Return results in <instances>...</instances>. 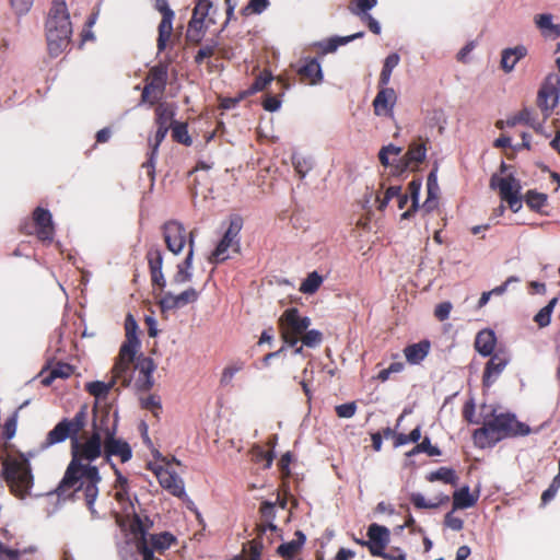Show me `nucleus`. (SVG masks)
I'll list each match as a JSON object with an SVG mask.
<instances>
[{
	"label": "nucleus",
	"instance_id": "nucleus-1",
	"mask_svg": "<svg viewBox=\"0 0 560 560\" xmlns=\"http://www.w3.org/2000/svg\"><path fill=\"white\" fill-rule=\"evenodd\" d=\"M88 416V406H81L72 419L63 418L47 433L40 447L45 450L70 439L72 458L56 493L63 497L71 490L75 492L82 490L86 505L93 512L102 478L98 468L90 463L102 455L104 440L98 433H91L85 440L79 438L80 432L86 425Z\"/></svg>",
	"mask_w": 560,
	"mask_h": 560
},
{
	"label": "nucleus",
	"instance_id": "nucleus-2",
	"mask_svg": "<svg viewBox=\"0 0 560 560\" xmlns=\"http://www.w3.org/2000/svg\"><path fill=\"white\" fill-rule=\"evenodd\" d=\"M481 418L482 427L472 433L474 443L479 448L492 447L504 439L525 436L532 432L528 424L518 421L511 412L497 413L495 409H491L489 413L482 411Z\"/></svg>",
	"mask_w": 560,
	"mask_h": 560
},
{
	"label": "nucleus",
	"instance_id": "nucleus-3",
	"mask_svg": "<svg viewBox=\"0 0 560 560\" xmlns=\"http://www.w3.org/2000/svg\"><path fill=\"white\" fill-rule=\"evenodd\" d=\"M45 31L48 52L51 57H58L69 46L72 35V24L66 0H52Z\"/></svg>",
	"mask_w": 560,
	"mask_h": 560
},
{
	"label": "nucleus",
	"instance_id": "nucleus-4",
	"mask_svg": "<svg viewBox=\"0 0 560 560\" xmlns=\"http://www.w3.org/2000/svg\"><path fill=\"white\" fill-rule=\"evenodd\" d=\"M2 472L10 492L15 498L24 500L31 495L34 475L27 458L22 455L7 456L2 462Z\"/></svg>",
	"mask_w": 560,
	"mask_h": 560
},
{
	"label": "nucleus",
	"instance_id": "nucleus-5",
	"mask_svg": "<svg viewBox=\"0 0 560 560\" xmlns=\"http://www.w3.org/2000/svg\"><path fill=\"white\" fill-rule=\"evenodd\" d=\"M278 324L284 343L295 347L300 342V337L308 329L311 319L302 316L296 307H290L282 313Z\"/></svg>",
	"mask_w": 560,
	"mask_h": 560
},
{
	"label": "nucleus",
	"instance_id": "nucleus-6",
	"mask_svg": "<svg viewBox=\"0 0 560 560\" xmlns=\"http://www.w3.org/2000/svg\"><path fill=\"white\" fill-rule=\"evenodd\" d=\"M168 79V66L164 62H159L153 66L145 79L144 88L141 93V103L154 106L162 100L165 93Z\"/></svg>",
	"mask_w": 560,
	"mask_h": 560
},
{
	"label": "nucleus",
	"instance_id": "nucleus-7",
	"mask_svg": "<svg viewBox=\"0 0 560 560\" xmlns=\"http://www.w3.org/2000/svg\"><path fill=\"white\" fill-rule=\"evenodd\" d=\"M243 226V220L240 217H233L230 219L229 226L223 234V237L217 245L215 249L212 252L209 257V262L211 264H220L229 258L226 254L229 249H232L235 253L240 252V232Z\"/></svg>",
	"mask_w": 560,
	"mask_h": 560
},
{
	"label": "nucleus",
	"instance_id": "nucleus-8",
	"mask_svg": "<svg viewBox=\"0 0 560 560\" xmlns=\"http://www.w3.org/2000/svg\"><path fill=\"white\" fill-rule=\"evenodd\" d=\"M559 90V75L556 73L549 74L546 78L544 84L541 85L537 96V105L542 113L544 120H546L550 116L552 109L558 104Z\"/></svg>",
	"mask_w": 560,
	"mask_h": 560
},
{
	"label": "nucleus",
	"instance_id": "nucleus-9",
	"mask_svg": "<svg viewBox=\"0 0 560 560\" xmlns=\"http://www.w3.org/2000/svg\"><path fill=\"white\" fill-rule=\"evenodd\" d=\"M490 186L492 188L498 187L500 197L502 200L506 201L509 207L514 211H518L521 208V183L514 176L509 175L506 177L499 178L497 175H493L490 179Z\"/></svg>",
	"mask_w": 560,
	"mask_h": 560
},
{
	"label": "nucleus",
	"instance_id": "nucleus-10",
	"mask_svg": "<svg viewBox=\"0 0 560 560\" xmlns=\"http://www.w3.org/2000/svg\"><path fill=\"white\" fill-rule=\"evenodd\" d=\"M148 469L155 475L160 486L172 495L177 498L186 495L184 481L175 471L156 463H149Z\"/></svg>",
	"mask_w": 560,
	"mask_h": 560
},
{
	"label": "nucleus",
	"instance_id": "nucleus-11",
	"mask_svg": "<svg viewBox=\"0 0 560 560\" xmlns=\"http://www.w3.org/2000/svg\"><path fill=\"white\" fill-rule=\"evenodd\" d=\"M162 235L166 248L175 255L183 250L187 237L189 238V233L187 234L185 226L176 220H170L163 224Z\"/></svg>",
	"mask_w": 560,
	"mask_h": 560
},
{
	"label": "nucleus",
	"instance_id": "nucleus-12",
	"mask_svg": "<svg viewBox=\"0 0 560 560\" xmlns=\"http://www.w3.org/2000/svg\"><path fill=\"white\" fill-rule=\"evenodd\" d=\"M154 8L162 14L159 24V36L156 40L158 51L162 52L166 49L167 43L173 34L174 11L170 8L167 0H155Z\"/></svg>",
	"mask_w": 560,
	"mask_h": 560
},
{
	"label": "nucleus",
	"instance_id": "nucleus-13",
	"mask_svg": "<svg viewBox=\"0 0 560 560\" xmlns=\"http://www.w3.org/2000/svg\"><path fill=\"white\" fill-rule=\"evenodd\" d=\"M138 349L129 348V353L122 352V346L119 349L118 357L116 358L115 364L112 369V378L116 382H120L124 387L129 386L132 378V372L135 369V358Z\"/></svg>",
	"mask_w": 560,
	"mask_h": 560
},
{
	"label": "nucleus",
	"instance_id": "nucleus-14",
	"mask_svg": "<svg viewBox=\"0 0 560 560\" xmlns=\"http://www.w3.org/2000/svg\"><path fill=\"white\" fill-rule=\"evenodd\" d=\"M368 539L363 542V547H366L371 556L378 557L383 555V551L388 547L390 541L389 529L377 523H372L368 527L366 532Z\"/></svg>",
	"mask_w": 560,
	"mask_h": 560
},
{
	"label": "nucleus",
	"instance_id": "nucleus-15",
	"mask_svg": "<svg viewBox=\"0 0 560 560\" xmlns=\"http://www.w3.org/2000/svg\"><path fill=\"white\" fill-rule=\"evenodd\" d=\"M200 292L195 288H188L182 293L175 295L171 291H162V296L159 301V306L162 313L180 308L187 304L198 301Z\"/></svg>",
	"mask_w": 560,
	"mask_h": 560
},
{
	"label": "nucleus",
	"instance_id": "nucleus-16",
	"mask_svg": "<svg viewBox=\"0 0 560 560\" xmlns=\"http://www.w3.org/2000/svg\"><path fill=\"white\" fill-rule=\"evenodd\" d=\"M116 434L113 429L110 431L107 430L106 439L104 440V457L109 464L112 456L119 457L121 463H126L132 457V451L128 442L117 439Z\"/></svg>",
	"mask_w": 560,
	"mask_h": 560
},
{
	"label": "nucleus",
	"instance_id": "nucleus-17",
	"mask_svg": "<svg viewBox=\"0 0 560 560\" xmlns=\"http://www.w3.org/2000/svg\"><path fill=\"white\" fill-rule=\"evenodd\" d=\"M398 96L393 88L384 85L378 88L377 94L373 100V110L376 116H385L394 118V107L397 103Z\"/></svg>",
	"mask_w": 560,
	"mask_h": 560
},
{
	"label": "nucleus",
	"instance_id": "nucleus-18",
	"mask_svg": "<svg viewBox=\"0 0 560 560\" xmlns=\"http://www.w3.org/2000/svg\"><path fill=\"white\" fill-rule=\"evenodd\" d=\"M32 219L37 238L42 242H51L55 235V226L49 210L37 207L33 211Z\"/></svg>",
	"mask_w": 560,
	"mask_h": 560
},
{
	"label": "nucleus",
	"instance_id": "nucleus-19",
	"mask_svg": "<svg viewBox=\"0 0 560 560\" xmlns=\"http://www.w3.org/2000/svg\"><path fill=\"white\" fill-rule=\"evenodd\" d=\"M135 369L139 371V376L136 380L135 386L138 392H149L153 385V372L156 369V365L152 358L150 357H139L135 364Z\"/></svg>",
	"mask_w": 560,
	"mask_h": 560
},
{
	"label": "nucleus",
	"instance_id": "nucleus-20",
	"mask_svg": "<svg viewBox=\"0 0 560 560\" xmlns=\"http://www.w3.org/2000/svg\"><path fill=\"white\" fill-rule=\"evenodd\" d=\"M147 259L151 276V281L154 287H159L163 291L166 287V280L164 278L163 267V254L160 248L152 247L147 253Z\"/></svg>",
	"mask_w": 560,
	"mask_h": 560
},
{
	"label": "nucleus",
	"instance_id": "nucleus-21",
	"mask_svg": "<svg viewBox=\"0 0 560 560\" xmlns=\"http://www.w3.org/2000/svg\"><path fill=\"white\" fill-rule=\"evenodd\" d=\"M195 252V231L189 232L188 253L185 259L177 265L176 273L173 277L172 282L175 284H184L191 281L192 273V259Z\"/></svg>",
	"mask_w": 560,
	"mask_h": 560
},
{
	"label": "nucleus",
	"instance_id": "nucleus-22",
	"mask_svg": "<svg viewBox=\"0 0 560 560\" xmlns=\"http://www.w3.org/2000/svg\"><path fill=\"white\" fill-rule=\"evenodd\" d=\"M167 132L168 130L164 127H158L154 136L152 138H149L148 140V144L151 151L149 153L148 160L142 164V168L147 171V175L151 182H154L155 177V159L158 155L159 147L165 139Z\"/></svg>",
	"mask_w": 560,
	"mask_h": 560
},
{
	"label": "nucleus",
	"instance_id": "nucleus-23",
	"mask_svg": "<svg viewBox=\"0 0 560 560\" xmlns=\"http://www.w3.org/2000/svg\"><path fill=\"white\" fill-rule=\"evenodd\" d=\"M509 363V358L504 353H493L490 360L486 363L482 384L486 387H490L495 378L502 373Z\"/></svg>",
	"mask_w": 560,
	"mask_h": 560
},
{
	"label": "nucleus",
	"instance_id": "nucleus-24",
	"mask_svg": "<svg viewBox=\"0 0 560 560\" xmlns=\"http://www.w3.org/2000/svg\"><path fill=\"white\" fill-rule=\"evenodd\" d=\"M215 23V16H209L208 21L191 18L186 32V40L192 45L200 44L205 37L206 31L210 27V25Z\"/></svg>",
	"mask_w": 560,
	"mask_h": 560
},
{
	"label": "nucleus",
	"instance_id": "nucleus-25",
	"mask_svg": "<svg viewBox=\"0 0 560 560\" xmlns=\"http://www.w3.org/2000/svg\"><path fill=\"white\" fill-rule=\"evenodd\" d=\"M176 106L173 103L158 102L154 108V124L156 127L170 130L174 122Z\"/></svg>",
	"mask_w": 560,
	"mask_h": 560
},
{
	"label": "nucleus",
	"instance_id": "nucleus-26",
	"mask_svg": "<svg viewBox=\"0 0 560 560\" xmlns=\"http://www.w3.org/2000/svg\"><path fill=\"white\" fill-rule=\"evenodd\" d=\"M262 522L257 525L256 529H265L270 536H279V528L272 523L276 518V504L264 501L259 508Z\"/></svg>",
	"mask_w": 560,
	"mask_h": 560
},
{
	"label": "nucleus",
	"instance_id": "nucleus-27",
	"mask_svg": "<svg viewBox=\"0 0 560 560\" xmlns=\"http://www.w3.org/2000/svg\"><path fill=\"white\" fill-rule=\"evenodd\" d=\"M296 72L301 82L307 84H317L323 79L322 67L316 58L308 59Z\"/></svg>",
	"mask_w": 560,
	"mask_h": 560
},
{
	"label": "nucleus",
	"instance_id": "nucleus-28",
	"mask_svg": "<svg viewBox=\"0 0 560 560\" xmlns=\"http://www.w3.org/2000/svg\"><path fill=\"white\" fill-rule=\"evenodd\" d=\"M427 141L419 138L412 141L404 156L406 167H416L422 163L427 154Z\"/></svg>",
	"mask_w": 560,
	"mask_h": 560
},
{
	"label": "nucleus",
	"instance_id": "nucleus-29",
	"mask_svg": "<svg viewBox=\"0 0 560 560\" xmlns=\"http://www.w3.org/2000/svg\"><path fill=\"white\" fill-rule=\"evenodd\" d=\"M527 55V49L523 45L513 48H505L501 54V68L505 72H511L516 63Z\"/></svg>",
	"mask_w": 560,
	"mask_h": 560
},
{
	"label": "nucleus",
	"instance_id": "nucleus-30",
	"mask_svg": "<svg viewBox=\"0 0 560 560\" xmlns=\"http://www.w3.org/2000/svg\"><path fill=\"white\" fill-rule=\"evenodd\" d=\"M114 430L117 433V417L114 420L110 419L109 411H103L100 416L95 415L92 424V433H98L102 440L106 439L107 430Z\"/></svg>",
	"mask_w": 560,
	"mask_h": 560
},
{
	"label": "nucleus",
	"instance_id": "nucleus-31",
	"mask_svg": "<svg viewBox=\"0 0 560 560\" xmlns=\"http://www.w3.org/2000/svg\"><path fill=\"white\" fill-rule=\"evenodd\" d=\"M495 341L494 332L490 329H483L476 336L475 348L481 355L489 357L494 350Z\"/></svg>",
	"mask_w": 560,
	"mask_h": 560
},
{
	"label": "nucleus",
	"instance_id": "nucleus-32",
	"mask_svg": "<svg viewBox=\"0 0 560 560\" xmlns=\"http://www.w3.org/2000/svg\"><path fill=\"white\" fill-rule=\"evenodd\" d=\"M479 499V492L471 494L469 487L464 486L453 493V510H465L474 506Z\"/></svg>",
	"mask_w": 560,
	"mask_h": 560
},
{
	"label": "nucleus",
	"instance_id": "nucleus-33",
	"mask_svg": "<svg viewBox=\"0 0 560 560\" xmlns=\"http://www.w3.org/2000/svg\"><path fill=\"white\" fill-rule=\"evenodd\" d=\"M265 529H256V537L249 541V555L248 560H260L262 549L265 545H271L272 538L275 536H270V534L265 533Z\"/></svg>",
	"mask_w": 560,
	"mask_h": 560
},
{
	"label": "nucleus",
	"instance_id": "nucleus-34",
	"mask_svg": "<svg viewBox=\"0 0 560 560\" xmlns=\"http://www.w3.org/2000/svg\"><path fill=\"white\" fill-rule=\"evenodd\" d=\"M138 324L135 317L131 314H128L125 319V331H126V340L121 345L122 352L129 353V348L138 349L140 346V341L137 337Z\"/></svg>",
	"mask_w": 560,
	"mask_h": 560
},
{
	"label": "nucleus",
	"instance_id": "nucleus-35",
	"mask_svg": "<svg viewBox=\"0 0 560 560\" xmlns=\"http://www.w3.org/2000/svg\"><path fill=\"white\" fill-rule=\"evenodd\" d=\"M430 342L422 340L418 343L407 346L404 350L407 361L411 364H419L429 353Z\"/></svg>",
	"mask_w": 560,
	"mask_h": 560
},
{
	"label": "nucleus",
	"instance_id": "nucleus-36",
	"mask_svg": "<svg viewBox=\"0 0 560 560\" xmlns=\"http://www.w3.org/2000/svg\"><path fill=\"white\" fill-rule=\"evenodd\" d=\"M363 35H364L363 32H359V33H355V34H352L349 36H343V37L335 36V37H330L326 40L318 43L317 46L320 49V52L323 55H326V54L336 51L337 48L341 45H346V44L352 42L353 39L363 37Z\"/></svg>",
	"mask_w": 560,
	"mask_h": 560
},
{
	"label": "nucleus",
	"instance_id": "nucleus-37",
	"mask_svg": "<svg viewBox=\"0 0 560 560\" xmlns=\"http://www.w3.org/2000/svg\"><path fill=\"white\" fill-rule=\"evenodd\" d=\"M295 539L291 541L283 542L277 548V553L287 559L291 560L302 548L305 542V536L302 532L298 530L295 533Z\"/></svg>",
	"mask_w": 560,
	"mask_h": 560
},
{
	"label": "nucleus",
	"instance_id": "nucleus-38",
	"mask_svg": "<svg viewBox=\"0 0 560 560\" xmlns=\"http://www.w3.org/2000/svg\"><path fill=\"white\" fill-rule=\"evenodd\" d=\"M422 186L420 178H413L407 187L409 199L411 200L410 208L401 214V220L410 219L419 208V195Z\"/></svg>",
	"mask_w": 560,
	"mask_h": 560
},
{
	"label": "nucleus",
	"instance_id": "nucleus-39",
	"mask_svg": "<svg viewBox=\"0 0 560 560\" xmlns=\"http://www.w3.org/2000/svg\"><path fill=\"white\" fill-rule=\"evenodd\" d=\"M177 541L176 537L170 532H163L160 534H154L150 536L149 545L158 552L163 553L165 550L170 549L171 546L175 545Z\"/></svg>",
	"mask_w": 560,
	"mask_h": 560
},
{
	"label": "nucleus",
	"instance_id": "nucleus-40",
	"mask_svg": "<svg viewBox=\"0 0 560 560\" xmlns=\"http://www.w3.org/2000/svg\"><path fill=\"white\" fill-rule=\"evenodd\" d=\"M399 61H400V57L396 52H393L385 58L384 65H383V68H382L381 74H380V79H378V88H384V85H388V83L390 81L392 72H393L394 68H396L398 66Z\"/></svg>",
	"mask_w": 560,
	"mask_h": 560
},
{
	"label": "nucleus",
	"instance_id": "nucleus-41",
	"mask_svg": "<svg viewBox=\"0 0 560 560\" xmlns=\"http://www.w3.org/2000/svg\"><path fill=\"white\" fill-rule=\"evenodd\" d=\"M429 481H443L444 483H450L455 486L457 483L458 477L454 469L448 467H440L435 471L430 472L427 476Z\"/></svg>",
	"mask_w": 560,
	"mask_h": 560
},
{
	"label": "nucleus",
	"instance_id": "nucleus-42",
	"mask_svg": "<svg viewBox=\"0 0 560 560\" xmlns=\"http://www.w3.org/2000/svg\"><path fill=\"white\" fill-rule=\"evenodd\" d=\"M116 383L117 382L113 378L108 383L95 381V382L88 383L85 388L90 395L100 399V398H105Z\"/></svg>",
	"mask_w": 560,
	"mask_h": 560
},
{
	"label": "nucleus",
	"instance_id": "nucleus-43",
	"mask_svg": "<svg viewBox=\"0 0 560 560\" xmlns=\"http://www.w3.org/2000/svg\"><path fill=\"white\" fill-rule=\"evenodd\" d=\"M172 138L175 142L184 145H191L192 139L188 133V125L186 122L176 121L172 126Z\"/></svg>",
	"mask_w": 560,
	"mask_h": 560
},
{
	"label": "nucleus",
	"instance_id": "nucleus-44",
	"mask_svg": "<svg viewBox=\"0 0 560 560\" xmlns=\"http://www.w3.org/2000/svg\"><path fill=\"white\" fill-rule=\"evenodd\" d=\"M323 283V277L317 272L313 271L307 275L304 281L300 285V291L304 294H314L317 292Z\"/></svg>",
	"mask_w": 560,
	"mask_h": 560
},
{
	"label": "nucleus",
	"instance_id": "nucleus-45",
	"mask_svg": "<svg viewBox=\"0 0 560 560\" xmlns=\"http://www.w3.org/2000/svg\"><path fill=\"white\" fill-rule=\"evenodd\" d=\"M558 303V298H553L549 301V303L544 306L534 317V322L540 327H547L551 322V314L555 310V306Z\"/></svg>",
	"mask_w": 560,
	"mask_h": 560
},
{
	"label": "nucleus",
	"instance_id": "nucleus-46",
	"mask_svg": "<svg viewBox=\"0 0 560 560\" xmlns=\"http://www.w3.org/2000/svg\"><path fill=\"white\" fill-rule=\"evenodd\" d=\"M217 9L210 0H197L191 18L208 21L209 16H214Z\"/></svg>",
	"mask_w": 560,
	"mask_h": 560
},
{
	"label": "nucleus",
	"instance_id": "nucleus-47",
	"mask_svg": "<svg viewBox=\"0 0 560 560\" xmlns=\"http://www.w3.org/2000/svg\"><path fill=\"white\" fill-rule=\"evenodd\" d=\"M140 406L142 409L152 412V415L159 419L160 412L162 411L161 398L156 394H151L147 397L140 398Z\"/></svg>",
	"mask_w": 560,
	"mask_h": 560
},
{
	"label": "nucleus",
	"instance_id": "nucleus-48",
	"mask_svg": "<svg viewBox=\"0 0 560 560\" xmlns=\"http://www.w3.org/2000/svg\"><path fill=\"white\" fill-rule=\"evenodd\" d=\"M525 202L532 210L540 211L547 205V195L530 189L525 195Z\"/></svg>",
	"mask_w": 560,
	"mask_h": 560
},
{
	"label": "nucleus",
	"instance_id": "nucleus-49",
	"mask_svg": "<svg viewBox=\"0 0 560 560\" xmlns=\"http://www.w3.org/2000/svg\"><path fill=\"white\" fill-rule=\"evenodd\" d=\"M72 372H73V369H72L71 365H69V364H58L56 368H54L50 371V374L42 381V383L45 386H49L55 378H57V377H61V378L69 377L72 374Z\"/></svg>",
	"mask_w": 560,
	"mask_h": 560
},
{
	"label": "nucleus",
	"instance_id": "nucleus-50",
	"mask_svg": "<svg viewBox=\"0 0 560 560\" xmlns=\"http://www.w3.org/2000/svg\"><path fill=\"white\" fill-rule=\"evenodd\" d=\"M269 0H249L248 3L242 8L241 14L243 16L260 14L269 7Z\"/></svg>",
	"mask_w": 560,
	"mask_h": 560
},
{
	"label": "nucleus",
	"instance_id": "nucleus-51",
	"mask_svg": "<svg viewBox=\"0 0 560 560\" xmlns=\"http://www.w3.org/2000/svg\"><path fill=\"white\" fill-rule=\"evenodd\" d=\"M377 4V0H352L349 10L355 15H364Z\"/></svg>",
	"mask_w": 560,
	"mask_h": 560
},
{
	"label": "nucleus",
	"instance_id": "nucleus-52",
	"mask_svg": "<svg viewBox=\"0 0 560 560\" xmlns=\"http://www.w3.org/2000/svg\"><path fill=\"white\" fill-rule=\"evenodd\" d=\"M25 405H27V401H25L23 405H21L18 410L14 411V413L12 416H10L5 422H4V425H3V438L5 440H11L14 435H15V432H16V427H18V412L20 409H22Z\"/></svg>",
	"mask_w": 560,
	"mask_h": 560
},
{
	"label": "nucleus",
	"instance_id": "nucleus-53",
	"mask_svg": "<svg viewBox=\"0 0 560 560\" xmlns=\"http://www.w3.org/2000/svg\"><path fill=\"white\" fill-rule=\"evenodd\" d=\"M518 119H521L522 124L528 125L536 132L542 131V122L539 121L534 115L533 112L528 108H524L518 113Z\"/></svg>",
	"mask_w": 560,
	"mask_h": 560
},
{
	"label": "nucleus",
	"instance_id": "nucleus-54",
	"mask_svg": "<svg viewBox=\"0 0 560 560\" xmlns=\"http://www.w3.org/2000/svg\"><path fill=\"white\" fill-rule=\"evenodd\" d=\"M300 341H302L303 346L315 348L323 341V334L316 329H306V331L300 337Z\"/></svg>",
	"mask_w": 560,
	"mask_h": 560
},
{
	"label": "nucleus",
	"instance_id": "nucleus-55",
	"mask_svg": "<svg viewBox=\"0 0 560 560\" xmlns=\"http://www.w3.org/2000/svg\"><path fill=\"white\" fill-rule=\"evenodd\" d=\"M243 368H244V362H242V361H237V362H234V363L225 366L222 371L220 383L222 385H229L232 382L234 375L237 372L242 371Z\"/></svg>",
	"mask_w": 560,
	"mask_h": 560
},
{
	"label": "nucleus",
	"instance_id": "nucleus-56",
	"mask_svg": "<svg viewBox=\"0 0 560 560\" xmlns=\"http://www.w3.org/2000/svg\"><path fill=\"white\" fill-rule=\"evenodd\" d=\"M273 80L272 78V74L267 71V70H264L258 77H256V79L254 80L249 91L250 93H256V92H260V91H264L267 85Z\"/></svg>",
	"mask_w": 560,
	"mask_h": 560
},
{
	"label": "nucleus",
	"instance_id": "nucleus-57",
	"mask_svg": "<svg viewBox=\"0 0 560 560\" xmlns=\"http://www.w3.org/2000/svg\"><path fill=\"white\" fill-rule=\"evenodd\" d=\"M399 195H401V187L400 186H389L385 194H384V197L383 198H380V196L376 197V200L378 202V210L383 211L388 202L393 199V198H397Z\"/></svg>",
	"mask_w": 560,
	"mask_h": 560
},
{
	"label": "nucleus",
	"instance_id": "nucleus-58",
	"mask_svg": "<svg viewBox=\"0 0 560 560\" xmlns=\"http://www.w3.org/2000/svg\"><path fill=\"white\" fill-rule=\"evenodd\" d=\"M138 552L142 556V560H160L154 558V549L149 545L148 539H138L136 542Z\"/></svg>",
	"mask_w": 560,
	"mask_h": 560
},
{
	"label": "nucleus",
	"instance_id": "nucleus-59",
	"mask_svg": "<svg viewBox=\"0 0 560 560\" xmlns=\"http://www.w3.org/2000/svg\"><path fill=\"white\" fill-rule=\"evenodd\" d=\"M358 406L355 401L341 404L335 407L336 415L339 418H352L357 412Z\"/></svg>",
	"mask_w": 560,
	"mask_h": 560
},
{
	"label": "nucleus",
	"instance_id": "nucleus-60",
	"mask_svg": "<svg viewBox=\"0 0 560 560\" xmlns=\"http://www.w3.org/2000/svg\"><path fill=\"white\" fill-rule=\"evenodd\" d=\"M292 164L295 170V172L301 176L304 177L312 168L311 162L302 156L294 155L292 158Z\"/></svg>",
	"mask_w": 560,
	"mask_h": 560
},
{
	"label": "nucleus",
	"instance_id": "nucleus-61",
	"mask_svg": "<svg viewBox=\"0 0 560 560\" xmlns=\"http://www.w3.org/2000/svg\"><path fill=\"white\" fill-rule=\"evenodd\" d=\"M416 450L420 453H425L429 456H439L441 451L438 446L431 444V440L425 436L420 443L416 444Z\"/></svg>",
	"mask_w": 560,
	"mask_h": 560
},
{
	"label": "nucleus",
	"instance_id": "nucleus-62",
	"mask_svg": "<svg viewBox=\"0 0 560 560\" xmlns=\"http://www.w3.org/2000/svg\"><path fill=\"white\" fill-rule=\"evenodd\" d=\"M217 42L202 46L195 56V62L201 65L206 58H210L214 55L217 48Z\"/></svg>",
	"mask_w": 560,
	"mask_h": 560
},
{
	"label": "nucleus",
	"instance_id": "nucleus-63",
	"mask_svg": "<svg viewBox=\"0 0 560 560\" xmlns=\"http://www.w3.org/2000/svg\"><path fill=\"white\" fill-rule=\"evenodd\" d=\"M405 365L402 362H393L388 368L383 369L377 374V380L381 382H386L390 374L393 373H399L404 370Z\"/></svg>",
	"mask_w": 560,
	"mask_h": 560
},
{
	"label": "nucleus",
	"instance_id": "nucleus-64",
	"mask_svg": "<svg viewBox=\"0 0 560 560\" xmlns=\"http://www.w3.org/2000/svg\"><path fill=\"white\" fill-rule=\"evenodd\" d=\"M378 557L384 560H407L406 552L399 547H392L388 551L385 549Z\"/></svg>",
	"mask_w": 560,
	"mask_h": 560
}]
</instances>
